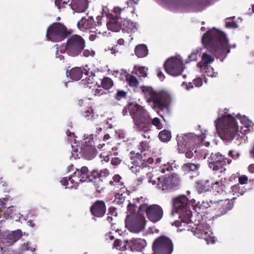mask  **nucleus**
<instances>
[{"mask_svg":"<svg viewBox=\"0 0 254 254\" xmlns=\"http://www.w3.org/2000/svg\"><path fill=\"white\" fill-rule=\"evenodd\" d=\"M202 42L216 56H226L230 52L228 40L221 31L216 30L207 31L203 35Z\"/></svg>","mask_w":254,"mask_h":254,"instance_id":"nucleus-1","label":"nucleus"},{"mask_svg":"<svg viewBox=\"0 0 254 254\" xmlns=\"http://www.w3.org/2000/svg\"><path fill=\"white\" fill-rule=\"evenodd\" d=\"M216 129L221 137L226 140L234 138L238 133V126L235 119L230 115L223 116L215 121Z\"/></svg>","mask_w":254,"mask_h":254,"instance_id":"nucleus-2","label":"nucleus"},{"mask_svg":"<svg viewBox=\"0 0 254 254\" xmlns=\"http://www.w3.org/2000/svg\"><path fill=\"white\" fill-rule=\"evenodd\" d=\"M148 182L152 185H156L159 189L163 190H171L178 188L180 184V179L176 174L163 178L159 177L151 173L147 174Z\"/></svg>","mask_w":254,"mask_h":254,"instance_id":"nucleus-3","label":"nucleus"},{"mask_svg":"<svg viewBox=\"0 0 254 254\" xmlns=\"http://www.w3.org/2000/svg\"><path fill=\"white\" fill-rule=\"evenodd\" d=\"M173 209L172 215L177 213L181 220L186 223L191 221L192 212L190 209L188 198L185 195H180L173 200Z\"/></svg>","mask_w":254,"mask_h":254,"instance_id":"nucleus-4","label":"nucleus"},{"mask_svg":"<svg viewBox=\"0 0 254 254\" xmlns=\"http://www.w3.org/2000/svg\"><path fill=\"white\" fill-rule=\"evenodd\" d=\"M85 46V40L81 36L72 35L67 39L65 46L62 48L60 52H66L70 56L76 57L81 53Z\"/></svg>","mask_w":254,"mask_h":254,"instance_id":"nucleus-5","label":"nucleus"},{"mask_svg":"<svg viewBox=\"0 0 254 254\" xmlns=\"http://www.w3.org/2000/svg\"><path fill=\"white\" fill-rule=\"evenodd\" d=\"M130 114L139 128L145 127L149 123L148 116L143 108L138 105L130 104L128 106Z\"/></svg>","mask_w":254,"mask_h":254,"instance_id":"nucleus-6","label":"nucleus"},{"mask_svg":"<svg viewBox=\"0 0 254 254\" xmlns=\"http://www.w3.org/2000/svg\"><path fill=\"white\" fill-rule=\"evenodd\" d=\"M152 250L155 253L171 254L174 251V244L170 238L164 236H160L154 240Z\"/></svg>","mask_w":254,"mask_h":254,"instance_id":"nucleus-7","label":"nucleus"},{"mask_svg":"<svg viewBox=\"0 0 254 254\" xmlns=\"http://www.w3.org/2000/svg\"><path fill=\"white\" fill-rule=\"evenodd\" d=\"M67 34V29L64 25L55 23L48 28L46 37L49 40L59 42L65 38Z\"/></svg>","mask_w":254,"mask_h":254,"instance_id":"nucleus-8","label":"nucleus"},{"mask_svg":"<svg viewBox=\"0 0 254 254\" xmlns=\"http://www.w3.org/2000/svg\"><path fill=\"white\" fill-rule=\"evenodd\" d=\"M145 211L147 217L152 222L160 221L163 215V210L162 207L157 204H152L147 206L142 204L139 206V210Z\"/></svg>","mask_w":254,"mask_h":254,"instance_id":"nucleus-9","label":"nucleus"},{"mask_svg":"<svg viewBox=\"0 0 254 254\" xmlns=\"http://www.w3.org/2000/svg\"><path fill=\"white\" fill-rule=\"evenodd\" d=\"M164 67L166 71L172 76L180 75L183 70L181 57L178 56L168 59L164 64Z\"/></svg>","mask_w":254,"mask_h":254,"instance_id":"nucleus-10","label":"nucleus"},{"mask_svg":"<svg viewBox=\"0 0 254 254\" xmlns=\"http://www.w3.org/2000/svg\"><path fill=\"white\" fill-rule=\"evenodd\" d=\"M208 158L209 167L214 171L222 170L226 164V159L219 153H207L204 154V158ZM222 170H220L221 172Z\"/></svg>","mask_w":254,"mask_h":254,"instance_id":"nucleus-11","label":"nucleus"},{"mask_svg":"<svg viewBox=\"0 0 254 254\" xmlns=\"http://www.w3.org/2000/svg\"><path fill=\"white\" fill-rule=\"evenodd\" d=\"M198 222L195 221V223L197 226L195 232V235L200 239H204L206 241L207 244L209 243L214 244L216 241V238L214 237H211L208 234V228L205 223V221L203 219L201 221L198 220Z\"/></svg>","mask_w":254,"mask_h":254,"instance_id":"nucleus-12","label":"nucleus"},{"mask_svg":"<svg viewBox=\"0 0 254 254\" xmlns=\"http://www.w3.org/2000/svg\"><path fill=\"white\" fill-rule=\"evenodd\" d=\"M177 139L179 151L181 150V147L183 148L184 146L187 147L188 146V147H190V146H193L198 140V136L192 133L178 135Z\"/></svg>","mask_w":254,"mask_h":254,"instance_id":"nucleus-13","label":"nucleus"},{"mask_svg":"<svg viewBox=\"0 0 254 254\" xmlns=\"http://www.w3.org/2000/svg\"><path fill=\"white\" fill-rule=\"evenodd\" d=\"M125 243L127 244V250L130 249L132 252H141L145 247V242L140 239L126 240Z\"/></svg>","mask_w":254,"mask_h":254,"instance_id":"nucleus-14","label":"nucleus"},{"mask_svg":"<svg viewBox=\"0 0 254 254\" xmlns=\"http://www.w3.org/2000/svg\"><path fill=\"white\" fill-rule=\"evenodd\" d=\"M153 103L159 107L161 110L167 109L170 101V95L166 92H160L156 94V97Z\"/></svg>","mask_w":254,"mask_h":254,"instance_id":"nucleus-15","label":"nucleus"},{"mask_svg":"<svg viewBox=\"0 0 254 254\" xmlns=\"http://www.w3.org/2000/svg\"><path fill=\"white\" fill-rule=\"evenodd\" d=\"M72 177L81 182L93 181V177H91V175L89 176L88 169L85 166L81 167L80 170L76 169Z\"/></svg>","mask_w":254,"mask_h":254,"instance_id":"nucleus-16","label":"nucleus"},{"mask_svg":"<svg viewBox=\"0 0 254 254\" xmlns=\"http://www.w3.org/2000/svg\"><path fill=\"white\" fill-rule=\"evenodd\" d=\"M199 168L198 164L188 163L183 165L182 170L185 174H189L190 178H192L199 175Z\"/></svg>","mask_w":254,"mask_h":254,"instance_id":"nucleus-17","label":"nucleus"},{"mask_svg":"<svg viewBox=\"0 0 254 254\" xmlns=\"http://www.w3.org/2000/svg\"><path fill=\"white\" fill-rule=\"evenodd\" d=\"M92 214L96 217H102L106 212L105 203L102 201H97L95 202L91 208Z\"/></svg>","mask_w":254,"mask_h":254,"instance_id":"nucleus-18","label":"nucleus"},{"mask_svg":"<svg viewBox=\"0 0 254 254\" xmlns=\"http://www.w3.org/2000/svg\"><path fill=\"white\" fill-rule=\"evenodd\" d=\"M88 0H72L71 7L76 12H83L88 8Z\"/></svg>","mask_w":254,"mask_h":254,"instance_id":"nucleus-19","label":"nucleus"},{"mask_svg":"<svg viewBox=\"0 0 254 254\" xmlns=\"http://www.w3.org/2000/svg\"><path fill=\"white\" fill-rule=\"evenodd\" d=\"M123 21L118 17H113L111 18L108 22H107V26L109 30L117 32L121 29H122Z\"/></svg>","mask_w":254,"mask_h":254,"instance_id":"nucleus-20","label":"nucleus"},{"mask_svg":"<svg viewBox=\"0 0 254 254\" xmlns=\"http://www.w3.org/2000/svg\"><path fill=\"white\" fill-rule=\"evenodd\" d=\"M78 28L82 31L89 29L94 28V20L92 17H89L88 18L82 17L77 23Z\"/></svg>","mask_w":254,"mask_h":254,"instance_id":"nucleus-21","label":"nucleus"},{"mask_svg":"<svg viewBox=\"0 0 254 254\" xmlns=\"http://www.w3.org/2000/svg\"><path fill=\"white\" fill-rule=\"evenodd\" d=\"M109 175V171L107 169L101 170L100 171L98 170H93L92 172L91 177H93V179L95 180V181H93V183H94L95 186H96L97 189L100 188V186L96 184V183L98 182L97 180H98V182H102L103 180Z\"/></svg>","mask_w":254,"mask_h":254,"instance_id":"nucleus-22","label":"nucleus"},{"mask_svg":"<svg viewBox=\"0 0 254 254\" xmlns=\"http://www.w3.org/2000/svg\"><path fill=\"white\" fill-rule=\"evenodd\" d=\"M145 225V219L144 217H141L132 223L129 230L133 233H137L144 229Z\"/></svg>","mask_w":254,"mask_h":254,"instance_id":"nucleus-23","label":"nucleus"},{"mask_svg":"<svg viewBox=\"0 0 254 254\" xmlns=\"http://www.w3.org/2000/svg\"><path fill=\"white\" fill-rule=\"evenodd\" d=\"M136 24L127 19L123 21L122 30L127 33H134L137 30Z\"/></svg>","mask_w":254,"mask_h":254,"instance_id":"nucleus-24","label":"nucleus"},{"mask_svg":"<svg viewBox=\"0 0 254 254\" xmlns=\"http://www.w3.org/2000/svg\"><path fill=\"white\" fill-rule=\"evenodd\" d=\"M22 236L20 230H17L8 234L5 238V242L11 245L17 241Z\"/></svg>","mask_w":254,"mask_h":254,"instance_id":"nucleus-25","label":"nucleus"},{"mask_svg":"<svg viewBox=\"0 0 254 254\" xmlns=\"http://www.w3.org/2000/svg\"><path fill=\"white\" fill-rule=\"evenodd\" d=\"M141 89L144 95L147 98L148 102L152 101L153 102L155 98H156L155 97H156L157 93L150 87L142 86Z\"/></svg>","mask_w":254,"mask_h":254,"instance_id":"nucleus-26","label":"nucleus"},{"mask_svg":"<svg viewBox=\"0 0 254 254\" xmlns=\"http://www.w3.org/2000/svg\"><path fill=\"white\" fill-rule=\"evenodd\" d=\"M132 163L133 165L137 166L140 169L146 167L148 166L146 160L143 159L142 154L138 152L136 154V159Z\"/></svg>","mask_w":254,"mask_h":254,"instance_id":"nucleus-27","label":"nucleus"},{"mask_svg":"<svg viewBox=\"0 0 254 254\" xmlns=\"http://www.w3.org/2000/svg\"><path fill=\"white\" fill-rule=\"evenodd\" d=\"M196 184L199 193L209 190L211 185L208 180H201L197 182Z\"/></svg>","mask_w":254,"mask_h":254,"instance_id":"nucleus-28","label":"nucleus"},{"mask_svg":"<svg viewBox=\"0 0 254 254\" xmlns=\"http://www.w3.org/2000/svg\"><path fill=\"white\" fill-rule=\"evenodd\" d=\"M135 53L138 58L144 57L148 54L147 48L145 45H138L135 48Z\"/></svg>","mask_w":254,"mask_h":254,"instance_id":"nucleus-29","label":"nucleus"},{"mask_svg":"<svg viewBox=\"0 0 254 254\" xmlns=\"http://www.w3.org/2000/svg\"><path fill=\"white\" fill-rule=\"evenodd\" d=\"M83 74V71L81 68L76 67L71 69L69 74L70 78L74 80H79Z\"/></svg>","mask_w":254,"mask_h":254,"instance_id":"nucleus-30","label":"nucleus"},{"mask_svg":"<svg viewBox=\"0 0 254 254\" xmlns=\"http://www.w3.org/2000/svg\"><path fill=\"white\" fill-rule=\"evenodd\" d=\"M72 177H69L67 178V177L63 178L61 180V183L62 185L65 186L66 189H72L73 187V184L74 182H77V180L75 179H73Z\"/></svg>","mask_w":254,"mask_h":254,"instance_id":"nucleus-31","label":"nucleus"},{"mask_svg":"<svg viewBox=\"0 0 254 254\" xmlns=\"http://www.w3.org/2000/svg\"><path fill=\"white\" fill-rule=\"evenodd\" d=\"M148 68L145 66H141L138 67L135 65L133 68V72L136 73V74L139 77H145L147 76V70Z\"/></svg>","mask_w":254,"mask_h":254,"instance_id":"nucleus-32","label":"nucleus"},{"mask_svg":"<svg viewBox=\"0 0 254 254\" xmlns=\"http://www.w3.org/2000/svg\"><path fill=\"white\" fill-rule=\"evenodd\" d=\"M160 139L163 142H167L169 141L171 138V133L167 130L161 131L159 134Z\"/></svg>","mask_w":254,"mask_h":254,"instance_id":"nucleus-33","label":"nucleus"},{"mask_svg":"<svg viewBox=\"0 0 254 254\" xmlns=\"http://www.w3.org/2000/svg\"><path fill=\"white\" fill-rule=\"evenodd\" d=\"M94 76L95 74H93L92 72H91V74L89 75V77H86L85 79H82L83 84L91 88L92 87L91 84L95 83L94 79Z\"/></svg>","mask_w":254,"mask_h":254,"instance_id":"nucleus-34","label":"nucleus"},{"mask_svg":"<svg viewBox=\"0 0 254 254\" xmlns=\"http://www.w3.org/2000/svg\"><path fill=\"white\" fill-rule=\"evenodd\" d=\"M101 83L103 88L105 89H109L113 85V81L110 78L108 77L104 78L102 80Z\"/></svg>","mask_w":254,"mask_h":254,"instance_id":"nucleus-35","label":"nucleus"},{"mask_svg":"<svg viewBox=\"0 0 254 254\" xmlns=\"http://www.w3.org/2000/svg\"><path fill=\"white\" fill-rule=\"evenodd\" d=\"M203 69L205 71L206 74L210 77H216L218 74L217 72L214 71L212 67L208 65H205Z\"/></svg>","mask_w":254,"mask_h":254,"instance_id":"nucleus-36","label":"nucleus"},{"mask_svg":"<svg viewBox=\"0 0 254 254\" xmlns=\"http://www.w3.org/2000/svg\"><path fill=\"white\" fill-rule=\"evenodd\" d=\"M128 211L130 214H134L136 212L140 215L141 214L142 210H139V206L137 207L136 205L129 203L127 205Z\"/></svg>","mask_w":254,"mask_h":254,"instance_id":"nucleus-37","label":"nucleus"},{"mask_svg":"<svg viewBox=\"0 0 254 254\" xmlns=\"http://www.w3.org/2000/svg\"><path fill=\"white\" fill-rule=\"evenodd\" d=\"M127 80L130 86L137 87L138 85V81L137 78L131 75H128L127 77Z\"/></svg>","mask_w":254,"mask_h":254,"instance_id":"nucleus-38","label":"nucleus"},{"mask_svg":"<svg viewBox=\"0 0 254 254\" xmlns=\"http://www.w3.org/2000/svg\"><path fill=\"white\" fill-rule=\"evenodd\" d=\"M201 49L198 48L193 51L188 57V60L186 61V63H189L190 62L194 61L197 59V55L200 52Z\"/></svg>","mask_w":254,"mask_h":254,"instance_id":"nucleus-39","label":"nucleus"},{"mask_svg":"<svg viewBox=\"0 0 254 254\" xmlns=\"http://www.w3.org/2000/svg\"><path fill=\"white\" fill-rule=\"evenodd\" d=\"M124 243V245L122 247H121L122 241L119 239H117L115 240L114 242V247L117 249L120 250L122 251L127 250V244H126L125 242Z\"/></svg>","mask_w":254,"mask_h":254,"instance_id":"nucleus-40","label":"nucleus"},{"mask_svg":"<svg viewBox=\"0 0 254 254\" xmlns=\"http://www.w3.org/2000/svg\"><path fill=\"white\" fill-rule=\"evenodd\" d=\"M202 61H203V64L206 65H208L209 64L213 62L214 58L206 53H203L202 56Z\"/></svg>","mask_w":254,"mask_h":254,"instance_id":"nucleus-41","label":"nucleus"},{"mask_svg":"<svg viewBox=\"0 0 254 254\" xmlns=\"http://www.w3.org/2000/svg\"><path fill=\"white\" fill-rule=\"evenodd\" d=\"M221 202H223V207L222 208L223 210H222V214L226 213L228 210H230L232 208V205L228 200H225L224 201H221Z\"/></svg>","mask_w":254,"mask_h":254,"instance_id":"nucleus-42","label":"nucleus"},{"mask_svg":"<svg viewBox=\"0 0 254 254\" xmlns=\"http://www.w3.org/2000/svg\"><path fill=\"white\" fill-rule=\"evenodd\" d=\"M233 192L238 193L240 195H243L245 192V189L244 187H241L239 184L234 185L232 187Z\"/></svg>","mask_w":254,"mask_h":254,"instance_id":"nucleus-43","label":"nucleus"},{"mask_svg":"<svg viewBox=\"0 0 254 254\" xmlns=\"http://www.w3.org/2000/svg\"><path fill=\"white\" fill-rule=\"evenodd\" d=\"M239 114H238L236 117L237 118H238L240 121V122L241 123V124L244 125L245 127H249L252 123L249 120L246 116H243L242 117H239Z\"/></svg>","mask_w":254,"mask_h":254,"instance_id":"nucleus-44","label":"nucleus"},{"mask_svg":"<svg viewBox=\"0 0 254 254\" xmlns=\"http://www.w3.org/2000/svg\"><path fill=\"white\" fill-rule=\"evenodd\" d=\"M173 169V167L169 163L164 164L160 167V171L163 173H165L166 171H171Z\"/></svg>","mask_w":254,"mask_h":254,"instance_id":"nucleus-45","label":"nucleus"},{"mask_svg":"<svg viewBox=\"0 0 254 254\" xmlns=\"http://www.w3.org/2000/svg\"><path fill=\"white\" fill-rule=\"evenodd\" d=\"M127 96V92L124 90H118L115 98L117 100H120L123 98H125Z\"/></svg>","mask_w":254,"mask_h":254,"instance_id":"nucleus-46","label":"nucleus"},{"mask_svg":"<svg viewBox=\"0 0 254 254\" xmlns=\"http://www.w3.org/2000/svg\"><path fill=\"white\" fill-rule=\"evenodd\" d=\"M82 52V56L85 57H89L90 56L94 57L95 53L94 51H93L92 49H85L83 50Z\"/></svg>","mask_w":254,"mask_h":254,"instance_id":"nucleus-47","label":"nucleus"},{"mask_svg":"<svg viewBox=\"0 0 254 254\" xmlns=\"http://www.w3.org/2000/svg\"><path fill=\"white\" fill-rule=\"evenodd\" d=\"M149 148L148 143L146 141H142L139 146V149L141 150L140 153L142 154L143 152Z\"/></svg>","mask_w":254,"mask_h":254,"instance_id":"nucleus-48","label":"nucleus"},{"mask_svg":"<svg viewBox=\"0 0 254 254\" xmlns=\"http://www.w3.org/2000/svg\"><path fill=\"white\" fill-rule=\"evenodd\" d=\"M174 5L176 7H183L184 8L190 6V1L187 0H181L178 3L174 4Z\"/></svg>","mask_w":254,"mask_h":254,"instance_id":"nucleus-49","label":"nucleus"},{"mask_svg":"<svg viewBox=\"0 0 254 254\" xmlns=\"http://www.w3.org/2000/svg\"><path fill=\"white\" fill-rule=\"evenodd\" d=\"M194 149L195 148L194 147L191 148V147H189V149L186 152V157L188 158H192V156H193V153L192 151L193 150L194 152H196V150Z\"/></svg>","mask_w":254,"mask_h":254,"instance_id":"nucleus-50","label":"nucleus"},{"mask_svg":"<svg viewBox=\"0 0 254 254\" xmlns=\"http://www.w3.org/2000/svg\"><path fill=\"white\" fill-rule=\"evenodd\" d=\"M30 244L28 243L26 244H24L23 246L21 247V250L22 251V252H24L25 251H30V252H34L35 250V248L30 247Z\"/></svg>","mask_w":254,"mask_h":254,"instance_id":"nucleus-51","label":"nucleus"},{"mask_svg":"<svg viewBox=\"0 0 254 254\" xmlns=\"http://www.w3.org/2000/svg\"><path fill=\"white\" fill-rule=\"evenodd\" d=\"M152 124L154 126H156L158 129H160L161 128L160 121L158 118H154L152 121Z\"/></svg>","mask_w":254,"mask_h":254,"instance_id":"nucleus-52","label":"nucleus"},{"mask_svg":"<svg viewBox=\"0 0 254 254\" xmlns=\"http://www.w3.org/2000/svg\"><path fill=\"white\" fill-rule=\"evenodd\" d=\"M130 169L132 173L136 174L139 172L141 169L137 166L133 165V166L130 167Z\"/></svg>","mask_w":254,"mask_h":254,"instance_id":"nucleus-53","label":"nucleus"},{"mask_svg":"<svg viewBox=\"0 0 254 254\" xmlns=\"http://www.w3.org/2000/svg\"><path fill=\"white\" fill-rule=\"evenodd\" d=\"M247 180L248 178L245 176H241L239 178V183L242 185L246 184L247 183Z\"/></svg>","mask_w":254,"mask_h":254,"instance_id":"nucleus-54","label":"nucleus"},{"mask_svg":"<svg viewBox=\"0 0 254 254\" xmlns=\"http://www.w3.org/2000/svg\"><path fill=\"white\" fill-rule=\"evenodd\" d=\"M121 177L119 175H115L113 177V181H111L110 182V184L111 185H113L114 182H119L120 181V180H121Z\"/></svg>","mask_w":254,"mask_h":254,"instance_id":"nucleus-55","label":"nucleus"},{"mask_svg":"<svg viewBox=\"0 0 254 254\" xmlns=\"http://www.w3.org/2000/svg\"><path fill=\"white\" fill-rule=\"evenodd\" d=\"M194 84L197 87L200 86L202 84V80L200 78H197L194 80Z\"/></svg>","mask_w":254,"mask_h":254,"instance_id":"nucleus-56","label":"nucleus"},{"mask_svg":"<svg viewBox=\"0 0 254 254\" xmlns=\"http://www.w3.org/2000/svg\"><path fill=\"white\" fill-rule=\"evenodd\" d=\"M121 160L119 158L115 157L112 159L111 163L113 165H118L120 164Z\"/></svg>","mask_w":254,"mask_h":254,"instance_id":"nucleus-57","label":"nucleus"},{"mask_svg":"<svg viewBox=\"0 0 254 254\" xmlns=\"http://www.w3.org/2000/svg\"><path fill=\"white\" fill-rule=\"evenodd\" d=\"M92 113V110L91 109L89 108L88 110L84 111L82 115L85 118H87L89 117V115Z\"/></svg>","mask_w":254,"mask_h":254,"instance_id":"nucleus-58","label":"nucleus"},{"mask_svg":"<svg viewBox=\"0 0 254 254\" xmlns=\"http://www.w3.org/2000/svg\"><path fill=\"white\" fill-rule=\"evenodd\" d=\"M229 155L233 159H236L239 156V154L238 153L233 152V151H230L229 152Z\"/></svg>","mask_w":254,"mask_h":254,"instance_id":"nucleus-59","label":"nucleus"},{"mask_svg":"<svg viewBox=\"0 0 254 254\" xmlns=\"http://www.w3.org/2000/svg\"><path fill=\"white\" fill-rule=\"evenodd\" d=\"M190 204H191V205L194 207H198V208H200V206L199 205V203L198 202L197 203H196V201L194 199H191L190 202Z\"/></svg>","mask_w":254,"mask_h":254,"instance_id":"nucleus-60","label":"nucleus"},{"mask_svg":"<svg viewBox=\"0 0 254 254\" xmlns=\"http://www.w3.org/2000/svg\"><path fill=\"white\" fill-rule=\"evenodd\" d=\"M89 68H88V66L86 65L85 67L83 68L82 71L83 73H84L85 75H89V73L91 74V72L89 71Z\"/></svg>","mask_w":254,"mask_h":254,"instance_id":"nucleus-61","label":"nucleus"},{"mask_svg":"<svg viewBox=\"0 0 254 254\" xmlns=\"http://www.w3.org/2000/svg\"><path fill=\"white\" fill-rule=\"evenodd\" d=\"M157 76L161 80H163L165 78V76L162 72V71L160 70L159 68H158L157 69Z\"/></svg>","mask_w":254,"mask_h":254,"instance_id":"nucleus-62","label":"nucleus"},{"mask_svg":"<svg viewBox=\"0 0 254 254\" xmlns=\"http://www.w3.org/2000/svg\"><path fill=\"white\" fill-rule=\"evenodd\" d=\"M122 11V9L119 7H115L114 8V12L117 15L120 14Z\"/></svg>","mask_w":254,"mask_h":254,"instance_id":"nucleus-63","label":"nucleus"},{"mask_svg":"<svg viewBox=\"0 0 254 254\" xmlns=\"http://www.w3.org/2000/svg\"><path fill=\"white\" fill-rule=\"evenodd\" d=\"M249 171L250 172H251L252 173H254V164H251L249 166Z\"/></svg>","mask_w":254,"mask_h":254,"instance_id":"nucleus-64","label":"nucleus"}]
</instances>
